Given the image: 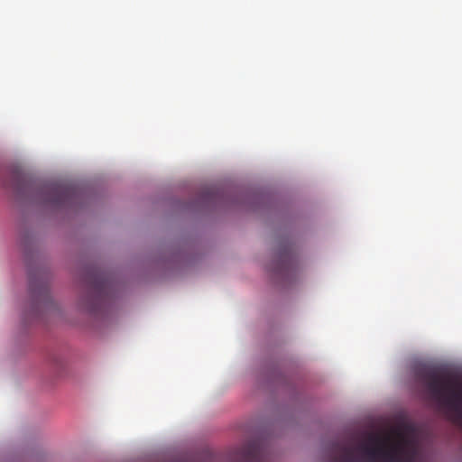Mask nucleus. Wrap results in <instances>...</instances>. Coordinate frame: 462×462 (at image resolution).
I'll return each mask as SVG.
<instances>
[{
    "mask_svg": "<svg viewBox=\"0 0 462 462\" xmlns=\"http://www.w3.org/2000/svg\"><path fill=\"white\" fill-rule=\"evenodd\" d=\"M22 181H23V179L17 175L15 177V182L14 184V189L16 190L17 192L20 191V185Z\"/></svg>",
    "mask_w": 462,
    "mask_h": 462,
    "instance_id": "obj_8",
    "label": "nucleus"
},
{
    "mask_svg": "<svg viewBox=\"0 0 462 462\" xmlns=\"http://www.w3.org/2000/svg\"><path fill=\"white\" fill-rule=\"evenodd\" d=\"M270 462L264 442L254 439L239 448L230 450L225 457L209 449L199 453L161 456L149 462Z\"/></svg>",
    "mask_w": 462,
    "mask_h": 462,
    "instance_id": "obj_2",
    "label": "nucleus"
},
{
    "mask_svg": "<svg viewBox=\"0 0 462 462\" xmlns=\"http://www.w3.org/2000/svg\"><path fill=\"white\" fill-rule=\"evenodd\" d=\"M107 284V280L104 278L102 275L98 274L94 279L93 288L97 292L102 293L106 290Z\"/></svg>",
    "mask_w": 462,
    "mask_h": 462,
    "instance_id": "obj_7",
    "label": "nucleus"
},
{
    "mask_svg": "<svg viewBox=\"0 0 462 462\" xmlns=\"http://www.w3.org/2000/svg\"><path fill=\"white\" fill-rule=\"evenodd\" d=\"M29 290L31 295L36 301L47 300L49 299V287L42 277L30 274Z\"/></svg>",
    "mask_w": 462,
    "mask_h": 462,
    "instance_id": "obj_6",
    "label": "nucleus"
},
{
    "mask_svg": "<svg viewBox=\"0 0 462 462\" xmlns=\"http://www.w3.org/2000/svg\"><path fill=\"white\" fill-rule=\"evenodd\" d=\"M417 441L402 431L380 435L369 433L356 447L332 445L326 462H422Z\"/></svg>",
    "mask_w": 462,
    "mask_h": 462,
    "instance_id": "obj_1",
    "label": "nucleus"
},
{
    "mask_svg": "<svg viewBox=\"0 0 462 462\" xmlns=\"http://www.w3.org/2000/svg\"><path fill=\"white\" fill-rule=\"evenodd\" d=\"M39 195L42 204L61 208L72 205L79 198V190L70 184L49 183L40 189Z\"/></svg>",
    "mask_w": 462,
    "mask_h": 462,
    "instance_id": "obj_4",
    "label": "nucleus"
},
{
    "mask_svg": "<svg viewBox=\"0 0 462 462\" xmlns=\"http://www.w3.org/2000/svg\"><path fill=\"white\" fill-rule=\"evenodd\" d=\"M417 380L430 397L442 407L462 417V383L449 374L436 369L423 368L417 372Z\"/></svg>",
    "mask_w": 462,
    "mask_h": 462,
    "instance_id": "obj_3",
    "label": "nucleus"
},
{
    "mask_svg": "<svg viewBox=\"0 0 462 462\" xmlns=\"http://www.w3.org/2000/svg\"><path fill=\"white\" fill-rule=\"evenodd\" d=\"M294 254L291 245H285L278 254V259L273 268L277 274H287L294 263Z\"/></svg>",
    "mask_w": 462,
    "mask_h": 462,
    "instance_id": "obj_5",
    "label": "nucleus"
}]
</instances>
